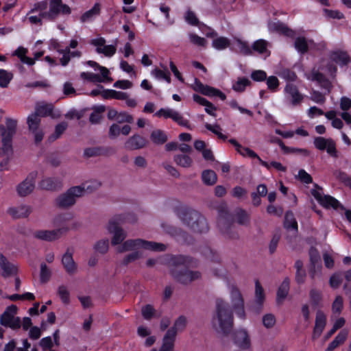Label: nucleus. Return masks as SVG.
<instances>
[{
    "label": "nucleus",
    "instance_id": "1",
    "mask_svg": "<svg viewBox=\"0 0 351 351\" xmlns=\"http://www.w3.org/2000/svg\"><path fill=\"white\" fill-rule=\"evenodd\" d=\"M123 220L121 216H114L106 224V230L112 234L111 244L118 245L117 251L119 253L129 252L123 258V263L128 265L143 256L145 251L162 252L167 248L163 243L146 241L142 239H130L125 240L127 232L121 227Z\"/></svg>",
    "mask_w": 351,
    "mask_h": 351
},
{
    "label": "nucleus",
    "instance_id": "2",
    "mask_svg": "<svg viewBox=\"0 0 351 351\" xmlns=\"http://www.w3.org/2000/svg\"><path fill=\"white\" fill-rule=\"evenodd\" d=\"M53 223L58 228L36 231L34 234L35 237L41 240L53 241L60 239L69 230L76 229L80 226V223L73 220V216L70 213L57 215L53 219Z\"/></svg>",
    "mask_w": 351,
    "mask_h": 351
},
{
    "label": "nucleus",
    "instance_id": "3",
    "mask_svg": "<svg viewBox=\"0 0 351 351\" xmlns=\"http://www.w3.org/2000/svg\"><path fill=\"white\" fill-rule=\"evenodd\" d=\"M210 325L216 332L221 335H228L232 331L234 326L233 315L226 301L221 299L216 301Z\"/></svg>",
    "mask_w": 351,
    "mask_h": 351
},
{
    "label": "nucleus",
    "instance_id": "4",
    "mask_svg": "<svg viewBox=\"0 0 351 351\" xmlns=\"http://www.w3.org/2000/svg\"><path fill=\"white\" fill-rule=\"evenodd\" d=\"M170 271L173 277L182 284H188L199 279L201 274L198 271L186 270L180 263V258L171 260Z\"/></svg>",
    "mask_w": 351,
    "mask_h": 351
},
{
    "label": "nucleus",
    "instance_id": "5",
    "mask_svg": "<svg viewBox=\"0 0 351 351\" xmlns=\"http://www.w3.org/2000/svg\"><path fill=\"white\" fill-rule=\"evenodd\" d=\"M311 194L319 204L326 208H332L336 210H344L347 220L351 223V210H346L339 201L333 197L324 195L322 188L315 186V189L311 190Z\"/></svg>",
    "mask_w": 351,
    "mask_h": 351
},
{
    "label": "nucleus",
    "instance_id": "6",
    "mask_svg": "<svg viewBox=\"0 0 351 351\" xmlns=\"http://www.w3.org/2000/svg\"><path fill=\"white\" fill-rule=\"evenodd\" d=\"M182 220L194 232H204L208 230L206 219L195 211H189L184 213Z\"/></svg>",
    "mask_w": 351,
    "mask_h": 351
},
{
    "label": "nucleus",
    "instance_id": "7",
    "mask_svg": "<svg viewBox=\"0 0 351 351\" xmlns=\"http://www.w3.org/2000/svg\"><path fill=\"white\" fill-rule=\"evenodd\" d=\"M80 197H82L81 189L75 186L58 195L55 199V204L60 208H68L73 206Z\"/></svg>",
    "mask_w": 351,
    "mask_h": 351
},
{
    "label": "nucleus",
    "instance_id": "8",
    "mask_svg": "<svg viewBox=\"0 0 351 351\" xmlns=\"http://www.w3.org/2000/svg\"><path fill=\"white\" fill-rule=\"evenodd\" d=\"M16 128V121L7 118L5 121V128L2 132V145L3 152L9 156L12 154V138L15 134Z\"/></svg>",
    "mask_w": 351,
    "mask_h": 351
},
{
    "label": "nucleus",
    "instance_id": "9",
    "mask_svg": "<svg viewBox=\"0 0 351 351\" xmlns=\"http://www.w3.org/2000/svg\"><path fill=\"white\" fill-rule=\"evenodd\" d=\"M71 10L69 5L64 4L62 0H50L49 3V10L41 13L43 18L47 20H53L60 14H70Z\"/></svg>",
    "mask_w": 351,
    "mask_h": 351
},
{
    "label": "nucleus",
    "instance_id": "10",
    "mask_svg": "<svg viewBox=\"0 0 351 351\" xmlns=\"http://www.w3.org/2000/svg\"><path fill=\"white\" fill-rule=\"evenodd\" d=\"M17 310L15 305L8 306L0 317L1 325L13 330L19 329L21 326V320L16 316Z\"/></svg>",
    "mask_w": 351,
    "mask_h": 351
},
{
    "label": "nucleus",
    "instance_id": "11",
    "mask_svg": "<svg viewBox=\"0 0 351 351\" xmlns=\"http://www.w3.org/2000/svg\"><path fill=\"white\" fill-rule=\"evenodd\" d=\"M231 339L237 347L242 350H250L252 347V337L246 328H239L231 336Z\"/></svg>",
    "mask_w": 351,
    "mask_h": 351
},
{
    "label": "nucleus",
    "instance_id": "12",
    "mask_svg": "<svg viewBox=\"0 0 351 351\" xmlns=\"http://www.w3.org/2000/svg\"><path fill=\"white\" fill-rule=\"evenodd\" d=\"M283 92L285 101L291 106H300L304 99V95L293 84H287Z\"/></svg>",
    "mask_w": 351,
    "mask_h": 351
},
{
    "label": "nucleus",
    "instance_id": "13",
    "mask_svg": "<svg viewBox=\"0 0 351 351\" xmlns=\"http://www.w3.org/2000/svg\"><path fill=\"white\" fill-rule=\"evenodd\" d=\"M98 53L104 54L106 57L110 58L113 56L117 51V40L114 44L106 45V40L102 37L95 38L90 40Z\"/></svg>",
    "mask_w": 351,
    "mask_h": 351
},
{
    "label": "nucleus",
    "instance_id": "14",
    "mask_svg": "<svg viewBox=\"0 0 351 351\" xmlns=\"http://www.w3.org/2000/svg\"><path fill=\"white\" fill-rule=\"evenodd\" d=\"M192 88L195 91L199 92L208 97L217 96L223 101L226 98V95L221 90L207 85H204L197 79H195L194 84H192Z\"/></svg>",
    "mask_w": 351,
    "mask_h": 351
},
{
    "label": "nucleus",
    "instance_id": "15",
    "mask_svg": "<svg viewBox=\"0 0 351 351\" xmlns=\"http://www.w3.org/2000/svg\"><path fill=\"white\" fill-rule=\"evenodd\" d=\"M155 116L165 119L170 118L182 126H188V121L184 119L179 112L172 108H160L155 113Z\"/></svg>",
    "mask_w": 351,
    "mask_h": 351
},
{
    "label": "nucleus",
    "instance_id": "16",
    "mask_svg": "<svg viewBox=\"0 0 351 351\" xmlns=\"http://www.w3.org/2000/svg\"><path fill=\"white\" fill-rule=\"evenodd\" d=\"M206 36L207 37L213 38L212 41V47L214 49L218 51L225 50L227 48L231 49L232 41L228 38L225 36H217V33L210 29H209L208 32L206 33Z\"/></svg>",
    "mask_w": 351,
    "mask_h": 351
},
{
    "label": "nucleus",
    "instance_id": "17",
    "mask_svg": "<svg viewBox=\"0 0 351 351\" xmlns=\"http://www.w3.org/2000/svg\"><path fill=\"white\" fill-rule=\"evenodd\" d=\"M40 119L37 114H32L27 117V124L29 130L34 134L36 143H40L43 138L44 133L40 128Z\"/></svg>",
    "mask_w": 351,
    "mask_h": 351
},
{
    "label": "nucleus",
    "instance_id": "18",
    "mask_svg": "<svg viewBox=\"0 0 351 351\" xmlns=\"http://www.w3.org/2000/svg\"><path fill=\"white\" fill-rule=\"evenodd\" d=\"M36 176V173H31L18 185L17 192L20 196H27L34 191Z\"/></svg>",
    "mask_w": 351,
    "mask_h": 351
},
{
    "label": "nucleus",
    "instance_id": "19",
    "mask_svg": "<svg viewBox=\"0 0 351 351\" xmlns=\"http://www.w3.org/2000/svg\"><path fill=\"white\" fill-rule=\"evenodd\" d=\"M271 44L264 39H258L253 43L251 46L252 53L256 52L264 58H267L270 56Z\"/></svg>",
    "mask_w": 351,
    "mask_h": 351
},
{
    "label": "nucleus",
    "instance_id": "20",
    "mask_svg": "<svg viewBox=\"0 0 351 351\" xmlns=\"http://www.w3.org/2000/svg\"><path fill=\"white\" fill-rule=\"evenodd\" d=\"M231 50L244 56H251L252 54L251 46L246 41L237 37L234 38L232 42Z\"/></svg>",
    "mask_w": 351,
    "mask_h": 351
},
{
    "label": "nucleus",
    "instance_id": "21",
    "mask_svg": "<svg viewBox=\"0 0 351 351\" xmlns=\"http://www.w3.org/2000/svg\"><path fill=\"white\" fill-rule=\"evenodd\" d=\"M27 53V49H25L23 47H20L14 51V54L15 56H16L23 63L26 64L29 66L34 64L35 60H38L40 57L43 56L44 54L43 51L36 52L34 54V59H33L29 57H27L26 56Z\"/></svg>",
    "mask_w": 351,
    "mask_h": 351
},
{
    "label": "nucleus",
    "instance_id": "22",
    "mask_svg": "<svg viewBox=\"0 0 351 351\" xmlns=\"http://www.w3.org/2000/svg\"><path fill=\"white\" fill-rule=\"evenodd\" d=\"M147 143L145 137L139 134H134L127 140L125 146L130 149H139L145 147Z\"/></svg>",
    "mask_w": 351,
    "mask_h": 351
},
{
    "label": "nucleus",
    "instance_id": "23",
    "mask_svg": "<svg viewBox=\"0 0 351 351\" xmlns=\"http://www.w3.org/2000/svg\"><path fill=\"white\" fill-rule=\"evenodd\" d=\"M269 32L283 34L287 36L292 37L294 34L293 32L289 29L284 23L279 21H272L268 25Z\"/></svg>",
    "mask_w": 351,
    "mask_h": 351
},
{
    "label": "nucleus",
    "instance_id": "24",
    "mask_svg": "<svg viewBox=\"0 0 351 351\" xmlns=\"http://www.w3.org/2000/svg\"><path fill=\"white\" fill-rule=\"evenodd\" d=\"M47 6V3L46 1H40L38 3L35 8L32 10V12H34V10H36L39 12L38 16H27L26 19L31 23L34 25H40L42 19H46L45 18H43L41 16V13L45 12Z\"/></svg>",
    "mask_w": 351,
    "mask_h": 351
},
{
    "label": "nucleus",
    "instance_id": "25",
    "mask_svg": "<svg viewBox=\"0 0 351 351\" xmlns=\"http://www.w3.org/2000/svg\"><path fill=\"white\" fill-rule=\"evenodd\" d=\"M326 324V315L322 312H317L315 318V324L313 330V338H318L324 330Z\"/></svg>",
    "mask_w": 351,
    "mask_h": 351
},
{
    "label": "nucleus",
    "instance_id": "26",
    "mask_svg": "<svg viewBox=\"0 0 351 351\" xmlns=\"http://www.w3.org/2000/svg\"><path fill=\"white\" fill-rule=\"evenodd\" d=\"M0 267L2 270V275L5 277L13 275L17 271V267L10 263L1 254H0Z\"/></svg>",
    "mask_w": 351,
    "mask_h": 351
},
{
    "label": "nucleus",
    "instance_id": "27",
    "mask_svg": "<svg viewBox=\"0 0 351 351\" xmlns=\"http://www.w3.org/2000/svg\"><path fill=\"white\" fill-rule=\"evenodd\" d=\"M31 209L28 206L21 205L8 209V213L13 218L25 217L29 215Z\"/></svg>",
    "mask_w": 351,
    "mask_h": 351
},
{
    "label": "nucleus",
    "instance_id": "28",
    "mask_svg": "<svg viewBox=\"0 0 351 351\" xmlns=\"http://www.w3.org/2000/svg\"><path fill=\"white\" fill-rule=\"evenodd\" d=\"M62 263L66 271L69 274H73L77 271V265L73 259L72 254L66 252L62 259Z\"/></svg>",
    "mask_w": 351,
    "mask_h": 351
},
{
    "label": "nucleus",
    "instance_id": "29",
    "mask_svg": "<svg viewBox=\"0 0 351 351\" xmlns=\"http://www.w3.org/2000/svg\"><path fill=\"white\" fill-rule=\"evenodd\" d=\"M331 60L337 64L343 66L348 64L351 59L346 51H336L331 53Z\"/></svg>",
    "mask_w": 351,
    "mask_h": 351
},
{
    "label": "nucleus",
    "instance_id": "30",
    "mask_svg": "<svg viewBox=\"0 0 351 351\" xmlns=\"http://www.w3.org/2000/svg\"><path fill=\"white\" fill-rule=\"evenodd\" d=\"M289 291V280L285 279L280 285L278 291L276 301L278 304H282L287 298Z\"/></svg>",
    "mask_w": 351,
    "mask_h": 351
},
{
    "label": "nucleus",
    "instance_id": "31",
    "mask_svg": "<svg viewBox=\"0 0 351 351\" xmlns=\"http://www.w3.org/2000/svg\"><path fill=\"white\" fill-rule=\"evenodd\" d=\"M53 108V106L51 104L38 102L36 104L34 114H37L39 117L51 115Z\"/></svg>",
    "mask_w": 351,
    "mask_h": 351
},
{
    "label": "nucleus",
    "instance_id": "32",
    "mask_svg": "<svg viewBox=\"0 0 351 351\" xmlns=\"http://www.w3.org/2000/svg\"><path fill=\"white\" fill-rule=\"evenodd\" d=\"M101 5L99 3H97L94 5V6L89 10L84 12L81 16L82 22H88L95 19L97 16H98L100 13Z\"/></svg>",
    "mask_w": 351,
    "mask_h": 351
},
{
    "label": "nucleus",
    "instance_id": "33",
    "mask_svg": "<svg viewBox=\"0 0 351 351\" xmlns=\"http://www.w3.org/2000/svg\"><path fill=\"white\" fill-rule=\"evenodd\" d=\"M230 298L232 308L244 304V300L243 299L241 292L235 287H231L230 292Z\"/></svg>",
    "mask_w": 351,
    "mask_h": 351
},
{
    "label": "nucleus",
    "instance_id": "34",
    "mask_svg": "<svg viewBox=\"0 0 351 351\" xmlns=\"http://www.w3.org/2000/svg\"><path fill=\"white\" fill-rule=\"evenodd\" d=\"M101 183L97 180H90L83 183L80 186H77L81 189V196H83L86 193H90L93 191L98 189Z\"/></svg>",
    "mask_w": 351,
    "mask_h": 351
},
{
    "label": "nucleus",
    "instance_id": "35",
    "mask_svg": "<svg viewBox=\"0 0 351 351\" xmlns=\"http://www.w3.org/2000/svg\"><path fill=\"white\" fill-rule=\"evenodd\" d=\"M150 139L154 144L162 145L167 141V136L162 130H154L150 134Z\"/></svg>",
    "mask_w": 351,
    "mask_h": 351
},
{
    "label": "nucleus",
    "instance_id": "36",
    "mask_svg": "<svg viewBox=\"0 0 351 351\" xmlns=\"http://www.w3.org/2000/svg\"><path fill=\"white\" fill-rule=\"evenodd\" d=\"M57 294L61 302L64 304H69L71 301V294L69 288L64 285H60L57 289Z\"/></svg>",
    "mask_w": 351,
    "mask_h": 351
},
{
    "label": "nucleus",
    "instance_id": "37",
    "mask_svg": "<svg viewBox=\"0 0 351 351\" xmlns=\"http://www.w3.org/2000/svg\"><path fill=\"white\" fill-rule=\"evenodd\" d=\"M175 162L184 168H189L193 165V159L186 154H178L174 156Z\"/></svg>",
    "mask_w": 351,
    "mask_h": 351
},
{
    "label": "nucleus",
    "instance_id": "38",
    "mask_svg": "<svg viewBox=\"0 0 351 351\" xmlns=\"http://www.w3.org/2000/svg\"><path fill=\"white\" fill-rule=\"evenodd\" d=\"M274 142H276L278 144L281 149L285 153V154H290V153H298L301 154L305 156H307L309 154V152L308 150L304 149H298V148H293V147H287L282 141L279 139L274 140Z\"/></svg>",
    "mask_w": 351,
    "mask_h": 351
},
{
    "label": "nucleus",
    "instance_id": "39",
    "mask_svg": "<svg viewBox=\"0 0 351 351\" xmlns=\"http://www.w3.org/2000/svg\"><path fill=\"white\" fill-rule=\"evenodd\" d=\"M87 64L90 65L92 67H97L101 73V75L99 76L100 79H102L101 82L108 81L111 82L112 80L109 77V70L102 66H99L97 62L94 61H88L87 62Z\"/></svg>",
    "mask_w": 351,
    "mask_h": 351
},
{
    "label": "nucleus",
    "instance_id": "40",
    "mask_svg": "<svg viewBox=\"0 0 351 351\" xmlns=\"http://www.w3.org/2000/svg\"><path fill=\"white\" fill-rule=\"evenodd\" d=\"M151 75L157 80H165L168 83L171 82L170 73L166 68L163 70L155 68L151 71Z\"/></svg>",
    "mask_w": 351,
    "mask_h": 351
},
{
    "label": "nucleus",
    "instance_id": "41",
    "mask_svg": "<svg viewBox=\"0 0 351 351\" xmlns=\"http://www.w3.org/2000/svg\"><path fill=\"white\" fill-rule=\"evenodd\" d=\"M202 178L204 183L207 185L215 184L217 180L216 173L212 170L204 171L202 173Z\"/></svg>",
    "mask_w": 351,
    "mask_h": 351
},
{
    "label": "nucleus",
    "instance_id": "42",
    "mask_svg": "<svg viewBox=\"0 0 351 351\" xmlns=\"http://www.w3.org/2000/svg\"><path fill=\"white\" fill-rule=\"evenodd\" d=\"M285 226L286 228L293 230L294 232L297 231V222L293 217L292 213H287L285 215Z\"/></svg>",
    "mask_w": 351,
    "mask_h": 351
},
{
    "label": "nucleus",
    "instance_id": "43",
    "mask_svg": "<svg viewBox=\"0 0 351 351\" xmlns=\"http://www.w3.org/2000/svg\"><path fill=\"white\" fill-rule=\"evenodd\" d=\"M308 79H311L312 80L317 81L319 83L321 84V85L326 88L327 90H329L330 88V83L328 81L326 80L324 75L318 72H313L308 77Z\"/></svg>",
    "mask_w": 351,
    "mask_h": 351
},
{
    "label": "nucleus",
    "instance_id": "44",
    "mask_svg": "<svg viewBox=\"0 0 351 351\" xmlns=\"http://www.w3.org/2000/svg\"><path fill=\"white\" fill-rule=\"evenodd\" d=\"M295 48L298 52L304 53L307 51L308 44L304 37H298L295 41Z\"/></svg>",
    "mask_w": 351,
    "mask_h": 351
},
{
    "label": "nucleus",
    "instance_id": "45",
    "mask_svg": "<svg viewBox=\"0 0 351 351\" xmlns=\"http://www.w3.org/2000/svg\"><path fill=\"white\" fill-rule=\"evenodd\" d=\"M259 162L261 165H262L269 170L271 169V168H274L280 171H286V167L283 166L280 162L276 161H272L270 163H269L263 160L261 158H259Z\"/></svg>",
    "mask_w": 351,
    "mask_h": 351
},
{
    "label": "nucleus",
    "instance_id": "46",
    "mask_svg": "<svg viewBox=\"0 0 351 351\" xmlns=\"http://www.w3.org/2000/svg\"><path fill=\"white\" fill-rule=\"evenodd\" d=\"M13 75L11 73L5 70H0V86L5 88L10 84Z\"/></svg>",
    "mask_w": 351,
    "mask_h": 351
},
{
    "label": "nucleus",
    "instance_id": "47",
    "mask_svg": "<svg viewBox=\"0 0 351 351\" xmlns=\"http://www.w3.org/2000/svg\"><path fill=\"white\" fill-rule=\"evenodd\" d=\"M250 84V82L248 79L239 78L237 81L233 84L232 88L237 92H242Z\"/></svg>",
    "mask_w": 351,
    "mask_h": 351
},
{
    "label": "nucleus",
    "instance_id": "48",
    "mask_svg": "<svg viewBox=\"0 0 351 351\" xmlns=\"http://www.w3.org/2000/svg\"><path fill=\"white\" fill-rule=\"evenodd\" d=\"M51 271L47 267L45 263H43L40 265V278L42 282H47L51 278Z\"/></svg>",
    "mask_w": 351,
    "mask_h": 351
},
{
    "label": "nucleus",
    "instance_id": "49",
    "mask_svg": "<svg viewBox=\"0 0 351 351\" xmlns=\"http://www.w3.org/2000/svg\"><path fill=\"white\" fill-rule=\"evenodd\" d=\"M262 322L263 326L267 328H272L276 324V317L273 314L268 313L263 315L262 318Z\"/></svg>",
    "mask_w": 351,
    "mask_h": 351
},
{
    "label": "nucleus",
    "instance_id": "50",
    "mask_svg": "<svg viewBox=\"0 0 351 351\" xmlns=\"http://www.w3.org/2000/svg\"><path fill=\"white\" fill-rule=\"evenodd\" d=\"M186 324V318L184 317L180 316L176 320L173 326L169 330H173L176 336L178 332L182 330L185 328Z\"/></svg>",
    "mask_w": 351,
    "mask_h": 351
},
{
    "label": "nucleus",
    "instance_id": "51",
    "mask_svg": "<svg viewBox=\"0 0 351 351\" xmlns=\"http://www.w3.org/2000/svg\"><path fill=\"white\" fill-rule=\"evenodd\" d=\"M205 127L207 130L216 134L219 138L223 140H226L227 138V136L221 133V128L219 125H211L209 123H206Z\"/></svg>",
    "mask_w": 351,
    "mask_h": 351
},
{
    "label": "nucleus",
    "instance_id": "52",
    "mask_svg": "<svg viewBox=\"0 0 351 351\" xmlns=\"http://www.w3.org/2000/svg\"><path fill=\"white\" fill-rule=\"evenodd\" d=\"M109 247V240L108 239H104L100 240L96 243L95 245V249L99 253L104 254L106 253Z\"/></svg>",
    "mask_w": 351,
    "mask_h": 351
},
{
    "label": "nucleus",
    "instance_id": "53",
    "mask_svg": "<svg viewBox=\"0 0 351 351\" xmlns=\"http://www.w3.org/2000/svg\"><path fill=\"white\" fill-rule=\"evenodd\" d=\"M190 42L195 45L199 47H205L207 44V41L205 38L200 37L195 34H189V35Z\"/></svg>",
    "mask_w": 351,
    "mask_h": 351
},
{
    "label": "nucleus",
    "instance_id": "54",
    "mask_svg": "<svg viewBox=\"0 0 351 351\" xmlns=\"http://www.w3.org/2000/svg\"><path fill=\"white\" fill-rule=\"evenodd\" d=\"M237 152L244 157L257 158L258 161L259 158H261L253 150L250 149L248 147H243L242 145L241 146V148L238 149Z\"/></svg>",
    "mask_w": 351,
    "mask_h": 351
},
{
    "label": "nucleus",
    "instance_id": "55",
    "mask_svg": "<svg viewBox=\"0 0 351 351\" xmlns=\"http://www.w3.org/2000/svg\"><path fill=\"white\" fill-rule=\"evenodd\" d=\"M235 218L237 221L242 225H245L249 221V216L243 210H238L237 211Z\"/></svg>",
    "mask_w": 351,
    "mask_h": 351
},
{
    "label": "nucleus",
    "instance_id": "56",
    "mask_svg": "<svg viewBox=\"0 0 351 351\" xmlns=\"http://www.w3.org/2000/svg\"><path fill=\"white\" fill-rule=\"evenodd\" d=\"M67 128L66 122H62L56 126L54 134L50 137L51 139L55 140L60 136Z\"/></svg>",
    "mask_w": 351,
    "mask_h": 351
},
{
    "label": "nucleus",
    "instance_id": "57",
    "mask_svg": "<svg viewBox=\"0 0 351 351\" xmlns=\"http://www.w3.org/2000/svg\"><path fill=\"white\" fill-rule=\"evenodd\" d=\"M267 79L268 88L272 92H276L279 86V80L275 76H269Z\"/></svg>",
    "mask_w": 351,
    "mask_h": 351
},
{
    "label": "nucleus",
    "instance_id": "58",
    "mask_svg": "<svg viewBox=\"0 0 351 351\" xmlns=\"http://www.w3.org/2000/svg\"><path fill=\"white\" fill-rule=\"evenodd\" d=\"M184 19L186 22L191 25H197L199 23L198 19L197 18L195 14L191 10L186 12L184 14Z\"/></svg>",
    "mask_w": 351,
    "mask_h": 351
},
{
    "label": "nucleus",
    "instance_id": "59",
    "mask_svg": "<svg viewBox=\"0 0 351 351\" xmlns=\"http://www.w3.org/2000/svg\"><path fill=\"white\" fill-rule=\"evenodd\" d=\"M228 104L232 108L238 110L242 114H247L251 117L253 115V113L251 110L240 106L236 100L230 101Z\"/></svg>",
    "mask_w": 351,
    "mask_h": 351
},
{
    "label": "nucleus",
    "instance_id": "60",
    "mask_svg": "<svg viewBox=\"0 0 351 351\" xmlns=\"http://www.w3.org/2000/svg\"><path fill=\"white\" fill-rule=\"evenodd\" d=\"M119 123H132L133 117L132 115L129 114L125 112H119L117 117V120Z\"/></svg>",
    "mask_w": 351,
    "mask_h": 351
},
{
    "label": "nucleus",
    "instance_id": "61",
    "mask_svg": "<svg viewBox=\"0 0 351 351\" xmlns=\"http://www.w3.org/2000/svg\"><path fill=\"white\" fill-rule=\"evenodd\" d=\"M330 138H324L323 137H317L314 140V145L319 150H325L326 144Z\"/></svg>",
    "mask_w": 351,
    "mask_h": 351
},
{
    "label": "nucleus",
    "instance_id": "62",
    "mask_svg": "<svg viewBox=\"0 0 351 351\" xmlns=\"http://www.w3.org/2000/svg\"><path fill=\"white\" fill-rule=\"evenodd\" d=\"M104 111V107L100 106L98 110H95L90 116V121L93 123H98L101 119V112Z\"/></svg>",
    "mask_w": 351,
    "mask_h": 351
},
{
    "label": "nucleus",
    "instance_id": "63",
    "mask_svg": "<svg viewBox=\"0 0 351 351\" xmlns=\"http://www.w3.org/2000/svg\"><path fill=\"white\" fill-rule=\"evenodd\" d=\"M348 336V330L347 329H343L339 332V334L334 339L333 341H335L339 346L346 341Z\"/></svg>",
    "mask_w": 351,
    "mask_h": 351
},
{
    "label": "nucleus",
    "instance_id": "64",
    "mask_svg": "<svg viewBox=\"0 0 351 351\" xmlns=\"http://www.w3.org/2000/svg\"><path fill=\"white\" fill-rule=\"evenodd\" d=\"M348 336V330L347 329H343L339 332V334L334 339L333 341H335L339 346L346 341Z\"/></svg>",
    "mask_w": 351,
    "mask_h": 351
}]
</instances>
